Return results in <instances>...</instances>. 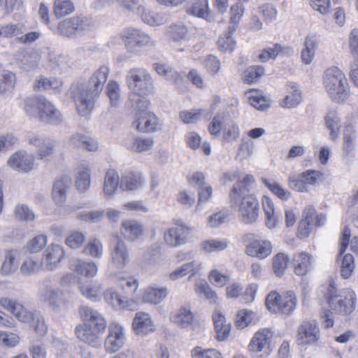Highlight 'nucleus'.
<instances>
[{
	"label": "nucleus",
	"mask_w": 358,
	"mask_h": 358,
	"mask_svg": "<svg viewBox=\"0 0 358 358\" xmlns=\"http://www.w3.org/2000/svg\"><path fill=\"white\" fill-rule=\"evenodd\" d=\"M109 72L107 66H101L92 74L86 83H77L71 87V96L81 116H87L93 110L96 100L103 91Z\"/></svg>",
	"instance_id": "obj_1"
},
{
	"label": "nucleus",
	"mask_w": 358,
	"mask_h": 358,
	"mask_svg": "<svg viewBox=\"0 0 358 358\" xmlns=\"http://www.w3.org/2000/svg\"><path fill=\"white\" fill-rule=\"evenodd\" d=\"M324 88L330 98L336 103H342L350 95L348 80L337 67L328 69L324 77Z\"/></svg>",
	"instance_id": "obj_2"
},
{
	"label": "nucleus",
	"mask_w": 358,
	"mask_h": 358,
	"mask_svg": "<svg viewBox=\"0 0 358 358\" xmlns=\"http://www.w3.org/2000/svg\"><path fill=\"white\" fill-rule=\"evenodd\" d=\"M24 110L31 116L36 113L42 122L58 124L62 115L55 106L43 96L29 97L24 101Z\"/></svg>",
	"instance_id": "obj_3"
},
{
	"label": "nucleus",
	"mask_w": 358,
	"mask_h": 358,
	"mask_svg": "<svg viewBox=\"0 0 358 358\" xmlns=\"http://www.w3.org/2000/svg\"><path fill=\"white\" fill-rule=\"evenodd\" d=\"M120 38L127 52L139 54L143 48L155 46V41L145 32L132 27L124 29Z\"/></svg>",
	"instance_id": "obj_4"
},
{
	"label": "nucleus",
	"mask_w": 358,
	"mask_h": 358,
	"mask_svg": "<svg viewBox=\"0 0 358 358\" xmlns=\"http://www.w3.org/2000/svg\"><path fill=\"white\" fill-rule=\"evenodd\" d=\"M126 82L131 90V94L149 95L154 90L151 74L143 68L130 69L126 76Z\"/></svg>",
	"instance_id": "obj_5"
},
{
	"label": "nucleus",
	"mask_w": 358,
	"mask_h": 358,
	"mask_svg": "<svg viewBox=\"0 0 358 358\" xmlns=\"http://www.w3.org/2000/svg\"><path fill=\"white\" fill-rule=\"evenodd\" d=\"M297 299L292 291H287L279 294L271 292L266 299L267 308L274 313L289 315L296 308Z\"/></svg>",
	"instance_id": "obj_6"
},
{
	"label": "nucleus",
	"mask_w": 358,
	"mask_h": 358,
	"mask_svg": "<svg viewBox=\"0 0 358 358\" xmlns=\"http://www.w3.org/2000/svg\"><path fill=\"white\" fill-rule=\"evenodd\" d=\"M327 295L329 307L334 312L346 315L351 313L355 309V293L351 292L349 298L343 296L337 290L333 281L329 283Z\"/></svg>",
	"instance_id": "obj_7"
},
{
	"label": "nucleus",
	"mask_w": 358,
	"mask_h": 358,
	"mask_svg": "<svg viewBox=\"0 0 358 358\" xmlns=\"http://www.w3.org/2000/svg\"><path fill=\"white\" fill-rule=\"evenodd\" d=\"M92 24L91 17L77 15L60 21L57 24L56 33L62 37L73 38L78 34L87 30Z\"/></svg>",
	"instance_id": "obj_8"
},
{
	"label": "nucleus",
	"mask_w": 358,
	"mask_h": 358,
	"mask_svg": "<svg viewBox=\"0 0 358 358\" xmlns=\"http://www.w3.org/2000/svg\"><path fill=\"white\" fill-rule=\"evenodd\" d=\"M241 221L245 224L255 222L259 217V205L257 199L252 195L242 196L237 203Z\"/></svg>",
	"instance_id": "obj_9"
},
{
	"label": "nucleus",
	"mask_w": 358,
	"mask_h": 358,
	"mask_svg": "<svg viewBox=\"0 0 358 358\" xmlns=\"http://www.w3.org/2000/svg\"><path fill=\"white\" fill-rule=\"evenodd\" d=\"M350 237V230L348 227H345L343 231V236L341 241V248L339 250V254L338 260L341 258V276L348 279L350 278L355 269V259L352 255L348 253L341 257L342 255L345 252L349 245V241Z\"/></svg>",
	"instance_id": "obj_10"
},
{
	"label": "nucleus",
	"mask_w": 358,
	"mask_h": 358,
	"mask_svg": "<svg viewBox=\"0 0 358 358\" xmlns=\"http://www.w3.org/2000/svg\"><path fill=\"white\" fill-rule=\"evenodd\" d=\"M130 257L126 243L117 237L110 243V263L111 266L122 269L129 262Z\"/></svg>",
	"instance_id": "obj_11"
},
{
	"label": "nucleus",
	"mask_w": 358,
	"mask_h": 358,
	"mask_svg": "<svg viewBox=\"0 0 358 358\" xmlns=\"http://www.w3.org/2000/svg\"><path fill=\"white\" fill-rule=\"evenodd\" d=\"M65 257L62 245L55 243L49 245L43 251L41 259V267L45 271H53L57 268Z\"/></svg>",
	"instance_id": "obj_12"
},
{
	"label": "nucleus",
	"mask_w": 358,
	"mask_h": 358,
	"mask_svg": "<svg viewBox=\"0 0 358 358\" xmlns=\"http://www.w3.org/2000/svg\"><path fill=\"white\" fill-rule=\"evenodd\" d=\"M8 166L20 173H29L35 168V157L24 150L13 153L7 161Z\"/></svg>",
	"instance_id": "obj_13"
},
{
	"label": "nucleus",
	"mask_w": 358,
	"mask_h": 358,
	"mask_svg": "<svg viewBox=\"0 0 358 358\" xmlns=\"http://www.w3.org/2000/svg\"><path fill=\"white\" fill-rule=\"evenodd\" d=\"M28 143L38 148L36 153L39 159L50 160L55 154L56 142L50 138L32 134L28 138Z\"/></svg>",
	"instance_id": "obj_14"
},
{
	"label": "nucleus",
	"mask_w": 358,
	"mask_h": 358,
	"mask_svg": "<svg viewBox=\"0 0 358 358\" xmlns=\"http://www.w3.org/2000/svg\"><path fill=\"white\" fill-rule=\"evenodd\" d=\"M80 314L83 321L101 336L107 327L106 321L102 315L89 306H82Z\"/></svg>",
	"instance_id": "obj_15"
},
{
	"label": "nucleus",
	"mask_w": 358,
	"mask_h": 358,
	"mask_svg": "<svg viewBox=\"0 0 358 358\" xmlns=\"http://www.w3.org/2000/svg\"><path fill=\"white\" fill-rule=\"evenodd\" d=\"M38 296L41 301L48 302L49 306L54 310H57L66 303L64 292L59 288L42 285L38 292Z\"/></svg>",
	"instance_id": "obj_16"
},
{
	"label": "nucleus",
	"mask_w": 358,
	"mask_h": 358,
	"mask_svg": "<svg viewBox=\"0 0 358 358\" xmlns=\"http://www.w3.org/2000/svg\"><path fill=\"white\" fill-rule=\"evenodd\" d=\"M320 338V329L315 321H303L297 330L299 345L313 344Z\"/></svg>",
	"instance_id": "obj_17"
},
{
	"label": "nucleus",
	"mask_w": 358,
	"mask_h": 358,
	"mask_svg": "<svg viewBox=\"0 0 358 358\" xmlns=\"http://www.w3.org/2000/svg\"><path fill=\"white\" fill-rule=\"evenodd\" d=\"M272 336V333L268 329H259L255 334L249 344L250 351L255 353L262 352L263 354L260 355L261 357L268 355L271 352L269 341Z\"/></svg>",
	"instance_id": "obj_18"
},
{
	"label": "nucleus",
	"mask_w": 358,
	"mask_h": 358,
	"mask_svg": "<svg viewBox=\"0 0 358 358\" xmlns=\"http://www.w3.org/2000/svg\"><path fill=\"white\" fill-rule=\"evenodd\" d=\"M0 305L10 311L18 320L24 323L31 322L35 314L29 311L20 303L7 297L0 299Z\"/></svg>",
	"instance_id": "obj_19"
},
{
	"label": "nucleus",
	"mask_w": 358,
	"mask_h": 358,
	"mask_svg": "<svg viewBox=\"0 0 358 358\" xmlns=\"http://www.w3.org/2000/svg\"><path fill=\"white\" fill-rule=\"evenodd\" d=\"M125 341L122 327L116 323H112L108 327V335L105 340V349L108 353L118 351Z\"/></svg>",
	"instance_id": "obj_20"
},
{
	"label": "nucleus",
	"mask_w": 358,
	"mask_h": 358,
	"mask_svg": "<svg viewBox=\"0 0 358 358\" xmlns=\"http://www.w3.org/2000/svg\"><path fill=\"white\" fill-rule=\"evenodd\" d=\"M245 252L251 257L264 259L271 254L272 245L267 240H254L246 246Z\"/></svg>",
	"instance_id": "obj_21"
},
{
	"label": "nucleus",
	"mask_w": 358,
	"mask_h": 358,
	"mask_svg": "<svg viewBox=\"0 0 358 358\" xmlns=\"http://www.w3.org/2000/svg\"><path fill=\"white\" fill-rule=\"evenodd\" d=\"M69 267L71 270L76 272L78 275H83L86 278L95 276L98 271L96 263L86 262L78 258L71 259Z\"/></svg>",
	"instance_id": "obj_22"
},
{
	"label": "nucleus",
	"mask_w": 358,
	"mask_h": 358,
	"mask_svg": "<svg viewBox=\"0 0 358 358\" xmlns=\"http://www.w3.org/2000/svg\"><path fill=\"white\" fill-rule=\"evenodd\" d=\"M75 332L80 341L93 347H97L101 343V336L96 331L90 329V325H87L84 322L83 324L76 327Z\"/></svg>",
	"instance_id": "obj_23"
},
{
	"label": "nucleus",
	"mask_w": 358,
	"mask_h": 358,
	"mask_svg": "<svg viewBox=\"0 0 358 358\" xmlns=\"http://www.w3.org/2000/svg\"><path fill=\"white\" fill-rule=\"evenodd\" d=\"M120 231L124 238L134 241L142 236L143 226L136 220H126L122 222Z\"/></svg>",
	"instance_id": "obj_24"
},
{
	"label": "nucleus",
	"mask_w": 358,
	"mask_h": 358,
	"mask_svg": "<svg viewBox=\"0 0 358 358\" xmlns=\"http://www.w3.org/2000/svg\"><path fill=\"white\" fill-rule=\"evenodd\" d=\"M187 234L183 226L173 227L164 233V241L169 246L177 247L185 242Z\"/></svg>",
	"instance_id": "obj_25"
},
{
	"label": "nucleus",
	"mask_w": 358,
	"mask_h": 358,
	"mask_svg": "<svg viewBox=\"0 0 358 358\" xmlns=\"http://www.w3.org/2000/svg\"><path fill=\"white\" fill-rule=\"evenodd\" d=\"M157 125V118L152 113H143L136 117L133 126L140 132H152Z\"/></svg>",
	"instance_id": "obj_26"
},
{
	"label": "nucleus",
	"mask_w": 358,
	"mask_h": 358,
	"mask_svg": "<svg viewBox=\"0 0 358 358\" xmlns=\"http://www.w3.org/2000/svg\"><path fill=\"white\" fill-rule=\"evenodd\" d=\"M69 143L73 148L85 149L88 151H96L98 143L95 139L81 133L71 135Z\"/></svg>",
	"instance_id": "obj_27"
},
{
	"label": "nucleus",
	"mask_w": 358,
	"mask_h": 358,
	"mask_svg": "<svg viewBox=\"0 0 358 358\" xmlns=\"http://www.w3.org/2000/svg\"><path fill=\"white\" fill-rule=\"evenodd\" d=\"M71 183V178L67 176H62L55 182L52 188V196L56 203L61 204L66 201V194Z\"/></svg>",
	"instance_id": "obj_28"
},
{
	"label": "nucleus",
	"mask_w": 358,
	"mask_h": 358,
	"mask_svg": "<svg viewBox=\"0 0 358 358\" xmlns=\"http://www.w3.org/2000/svg\"><path fill=\"white\" fill-rule=\"evenodd\" d=\"M133 327L138 335H145L154 331L155 327L149 315L143 312L136 313L133 320Z\"/></svg>",
	"instance_id": "obj_29"
},
{
	"label": "nucleus",
	"mask_w": 358,
	"mask_h": 358,
	"mask_svg": "<svg viewBox=\"0 0 358 358\" xmlns=\"http://www.w3.org/2000/svg\"><path fill=\"white\" fill-rule=\"evenodd\" d=\"M254 182L252 175H247L242 180H238L234 185L229 196L231 203H237L242 196H247L248 192V185Z\"/></svg>",
	"instance_id": "obj_30"
},
{
	"label": "nucleus",
	"mask_w": 358,
	"mask_h": 358,
	"mask_svg": "<svg viewBox=\"0 0 358 358\" xmlns=\"http://www.w3.org/2000/svg\"><path fill=\"white\" fill-rule=\"evenodd\" d=\"M292 264L294 267V273L298 275H304L311 268L312 257L306 252L297 253L293 257Z\"/></svg>",
	"instance_id": "obj_31"
},
{
	"label": "nucleus",
	"mask_w": 358,
	"mask_h": 358,
	"mask_svg": "<svg viewBox=\"0 0 358 358\" xmlns=\"http://www.w3.org/2000/svg\"><path fill=\"white\" fill-rule=\"evenodd\" d=\"M213 320L217 340L220 341L225 340L229 335L230 324L226 322L224 316L220 311L213 313Z\"/></svg>",
	"instance_id": "obj_32"
},
{
	"label": "nucleus",
	"mask_w": 358,
	"mask_h": 358,
	"mask_svg": "<svg viewBox=\"0 0 358 358\" xmlns=\"http://www.w3.org/2000/svg\"><path fill=\"white\" fill-rule=\"evenodd\" d=\"M48 66L55 74L67 72L71 69V59L63 55H50Z\"/></svg>",
	"instance_id": "obj_33"
},
{
	"label": "nucleus",
	"mask_w": 358,
	"mask_h": 358,
	"mask_svg": "<svg viewBox=\"0 0 358 358\" xmlns=\"http://www.w3.org/2000/svg\"><path fill=\"white\" fill-rule=\"evenodd\" d=\"M189 29L182 22L174 23L167 27L166 35L169 40L178 43L187 38Z\"/></svg>",
	"instance_id": "obj_34"
},
{
	"label": "nucleus",
	"mask_w": 358,
	"mask_h": 358,
	"mask_svg": "<svg viewBox=\"0 0 358 358\" xmlns=\"http://www.w3.org/2000/svg\"><path fill=\"white\" fill-rule=\"evenodd\" d=\"M143 184V179L139 173H127L122 176L120 188L124 191H134L139 189Z\"/></svg>",
	"instance_id": "obj_35"
},
{
	"label": "nucleus",
	"mask_w": 358,
	"mask_h": 358,
	"mask_svg": "<svg viewBox=\"0 0 358 358\" xmlns=\"http://www.w3.org/2000/svg\"><path fill=\"white\" fill-rule=\"evenodd\" d=\"M120 180L118 173L113 169L108 170L104 178L103 193L106 196H110L116 192Z\"/></svg>",
	"instance_id": "obj_36"
},
{
	"label": "nucleus",
	"mask_w": 358,
	"mask_h": 358,
	"mask_svg": "<svg viewBox=\"0 0 358 358\" xmlns=\"http://www.w3.org/2000/svg\"><path fill=\"white\" fill-rule=\"evenodd\" d=\"M171 321L182 328L190 326L193 321V313L190 308L182 307L171 317Z\"/></svg>",
	"instance_id": "obj_37"
},
{
	"label": "nucleus",
	"mask_w": 358,
	"mask_h": 358,
	"mask_svg": "<svg viewBox=\"0 0 358 358\" xmlns=\"http://www.w3.org/2000/svg\"><path fill=\"white\" fill-rule=\"evenodd\" d=\"M250 104L260 110H264L270 107V100L263 95V92L257 90H252L249 92Z\"/></svg>",
	"instance_id": "obj_38"
},
{
	"label": "nucleus",
	"mask_w": 358,
	"mask_h": 358,
	"mask_svg": "<svg viewBox=\"0 0 358 358\" xmlns=\"http://www.w3.org/2000/svg\"><path fill=\"white\" fill-rule=\"evenodd\" d=\"M152 146V138L137 136L134 138L129 145L128 149L135 153H141L151 150Z\"/></svg>",
	"instance_id": "obj_39"
},
{
	"label": "nucleus",
	"mask_w": 358,
	"mask_h": 358,
	"mask_svg": "<svg viewBox=\"0 0 358 358\" xmlns=\"http://www.w3.org/2000/svg\"><path fill=\"white\" fill-rule=\"evenodd\" d=\"M101 288V284L98 282L80 284L79 287L81 294L86 298L92 301H97L100 299Z\"/></svg>",
	"instance_id": "obj_40"
},
{
	"label": "nucleus",
	"mask_w": 358,
	"mask_h": 358,
	"mask_svg": "<svg viewBox=\"0 0 358 358\" xmlns=\"http://www.w3.org/2000/svg\"><path fill=\"white\" fill-rule=\"evenodd\" d=\"M166 296L167 289L165 287H149L145 291V293L143 296V299L145 302L157 304Z\"/></svg>",
	"instance_id": "obj_41"
},
{
	"label": "nucleus",
	"mask_w": 358,
	"mask_h": 358,
	"mask_svg": "<svg viewBox=\"0 0 358 358\" xmlns=\"http://www.w3.org/2000/svg\"><path fill=\"white\" fill-rule=\"evenodd\" d=\"M304 48L301 50V57L303 63L309 64L315 56L316 41L313 36H306L303 43Z\"/></svg>",
	"instance_id": "obj_42"
},
{
	"label": "nucleus",
	"mask_w": 358,
	"mask_h": 358,
	"mask_svg": "<svg viewBox=\"0 0 358 358\" xmlns=\"http://www.w3.org/2000/svg\"><path fill=\"white\" fill-rule=\"evenodd\" d=\"M18 268V264L15 260V252L8 250L6 253L5 259L1 266V273L3 275H9L15 273Z\"/></svg>",
	"instance_id": "obj_43"
},
{
	"label": "nucleus",
	"mask_w": 358,
	"mask_h": 358,
	"mask_svg": "<svg viewBox=\"0 0 358 358\" xmlns=\"http://www.w3.org/2000/svg\"><path fill=\"white\" fill-rule=\"evenodd\" d=\"M75 10L71 0H55L53 12L57 18L73 13Z\"/></svg>",
	"instance_id": "obj_44"
},
{
	"label": "nucleus",
	"mask_w": 358,
	"mask_h": 358,
	"mask_svg": "<svg viewBox=\"0 0 358 358\" xmlns=\"http://www.w3.org/2000/svg\"><path fill=\"white\" fill-rule=\"evenodd\" d=\"M143 96L138 94H131L129 95V103L134 110H136V117L143 113H148L146 110L148 106V101L143 97Z\"/></svg>",
	"instance_id": "obj_45"
},
{
	"label": "nucleus",
	"mask_w": 358,
	"mask_h": 358,
	"mask_svg": "<svg viewBox=\"0 0 358 358\" xmlns=\"http://www.w3.org/2000/svg\"><path fill=\"white\" fill-rule=\"evenodd\" d=\"M24 33V26L21 24H7L0 27V36L4 38L15 37L17 41V36Z\"/></svg>",
	"instance_id": "obj_46"
},
{
	"label": "nucleus",
	"mask_w": 358,
	"mask_h": 358,
	"mask_svg": "<svg viewBox=\"0 0 358 358\" xmlns=\"http://www.w3.org/2000/svg\"><path fill=\"white\" fill-rule=\"evenodd\" d=\"M231 17L229 27L230 32H234L238 27V22L243 15L244 6L243 4L236 3L230 8Z\"/></svg>",
	"instance_id": "obj_47"
},
{
	"label": "nucleus",
	"mask_w": 358,
	"mask_h": 358,
	"mask_svg": "<svg viewBox=\"0 0 358 358\" xmlns=\"http://www.w3.org/2000/svg\"><path fill=\"white\" fill-rule=\"evenodd\" d=\"M104 299L115 308H124L128 307L127 301L112 289H108L105 292Z\"/></svg>",
	"instance_id": "obj_48"
},
{
	"label": "nucleus",
	"mask_w": 358,
	"mask_h": 358,
	"mask_svg": "<svg viewBox=\"0 0 358 358\" xmlns=\"http://www.w3.org/2000/svg\"><path fill=\"white\" fill-rule=\"evenodd\" d=\"M201 246L206 252H220L228 247V241L226 239H210L203 241Z\"/></svg>",
	"instance_id": "obj_49"
},
{
	"label": "nucleus",
	"mask_w": 358,
	"mask_h": 358,
	"mask_svg": "<svg viewBox=\"0 0 358 358\" xmlns=\"http://www.w3.org/2000/svg\"><path fill=\"white\" fill-rule=\"evenodd\" d=\"M62 86V83L56 79H48L41 77L36 80L34 84V88L38 91L48 90H59Z\"/></svg>",
	"instance_id": "obj_50"
},
{
	"label": "nucleus",
	"mask_w": 358,
	"mask_h": 358,
	"mask_svg": "<svg viewBox=\"0 0 358 358\" xmlns=\"http://www.w3.org/2000/svg\"><path fill=\"white\" fill-rule=\"evenodd\" d=\"M264 73V68L262 66L257 65L248 67L243 73V81L250 84L256 82Z\"/></svg>",
	"instance_id": "obj_51"
},
{
	"label": "nucleus",
	"mask_w": 358,
	"mask_h": 358,
	"mask_svg": "<svg viewBox=\"0 0 358 358\" xmlns=\"http://www.w3.org/2000/svg\"><path fill=\"white\" fill-rule=\"evenodd\" d=\"M90 185V171L87 168H83L78 173L76 178V186L80 192L88 189Z\"/></svg>",
	"instance_id": "obj_52"
},
{
	"label": "nucleus",
	"mask_w": 358,
	"mask_h": 358,
	"mask_svg": "<svg viewBox=\"0 0 358 358\" xmlns=\"http://www.w3.org/2000/svg\"><path fill=\"white\" fill-rule=\"evenodd\" d=\"M327 127L330 130L331 138L333 141L337 139L339 134V120L336 115L333 113H329L325 117Z\"/></svg>",
	"instance_id": "obj_53"
},
{
	"label": "nucleus",
	"mask_w": 358,
	"mask_h": 358,
	"mask_svg": "<svg viewBox=\"0 0 358 358\" xmlns=\"http://www.w3.org/2000/svg\"><path fill=\"white\" fill-rule=\"evenodd\" d=\"M234 32H230L229 27H228L227 32L222 36H220L217 42L218 49L221 52H232L234 49L236 42L232 38L231 36Z\"/></svg>",
	"instance_id": "obj_54"
},
{
	"label": "nucleus",
	"mask_w": 358,
	"mask_h": 358,
	"mask_svg": "<svg viewBox=\"0 0 358 358\" xmlns=\"http://www.w3.org/2000/svg\"><path fill=\"white\" fill-rule=\"evenodd\" d=\"M289 259L283 253L277 254L273 259V269L277 276H281L287 267Z\"/></svg>",
	"instance_id": "obj_55"
},
{
	"label": "nucleus",
	"mask_w": 358,
	"mask_h": 358,
	"mask_svg": "<svg viewBox=\"0 0 358 358\" xmlns=\"http://www.w3.org/2000/svg\"><path fill=\"white\" fill-rule=\"evenodd\" d=\"M103 245L98 239L91 240L83 250V252L94 258H101L103 255Z\"/></svg>",
	"instance_id": "obj_56"
},
{
	"label": "nucleus",
	"mask_w": 358,
	"mask_h": 358,
	"mask_svg": "<svg viewBox=\"0 0 358 358\" xmlns=\"http://www.w3.org/2000/svg\"><path fill=\"white\" fill-rule=\"evenodd\" d=\"M355 138L356 134L353 127H346L343 134V150L346 154L353 150Z\"/></svg>",
	"instance_id": "obj_57"
},
{
	"label": "nucleus",
	"mask_w": 358,
	"mask_h": 358,
	"mask_svg": "<svg viewBox=\"0 0 358 358\" xmlns=\"http://www.w3.org/2000/svg\"><path fill=\"white\" fill-rule=\"evenodd\" d=\"M263 183L278 197L282 200H287L290 196V192L282 188L278 183L271 182L266 178H262Z\"/></svg>",
	"instance_id": "obj_58"
},
{
	"label": "nucleus",
	"mask_w": 358,
	"mask_h": 358,
	"mask_svg": "<svg viewBox=\"0 0 358 358\" xmlns=\"http://www.w3.org/2000/svg\"><path fill=\"white\" fill-rule=\"evenodd\" d=\"M292 91L289 94L287 95L284 99V104L282 105L284 107L294 108L301 101V91L295 85L292 86Z\"/></svg>",
	"instance_id": "obj_59"
},
{
	"label": "nucleus",
	"mask_w": 358,
	"mask_h": 358,
	"mask_svg": "<svg viewBox=\"0 0 358 358\" xmlns=\"http://www.w3.org/2000/svg\"><path fill=\"white\" fill-rule=\"evenodd\" d=\"M193 358H222L221 353L213 348L203 350L201 347H196L192 351Z\"/></svg>",
	"instance_id": "obj_60"
},
{
	"label": "nucleus",
	"mask_w": 358,
	"mask_h": 358,
	"mask_svg": "<svg viewBox=\"0 0 358 358\" xmlns=\"http://www.w3.org/2000/svg\"><path fill=\"white\" fill-rule=\"evenodd\" d=\"M0 80V93H3L14 87L15 75L10 71H3Z\"/></svg>",
	"instance_id": "obj_61"
},
{
	"label": "nucleus",
	"mask_w": 358,
	"mask_h": 358,
	"mask_svg": "<svg viewBox=\"0 0 358 358\" xmlns=\"http://www.w3.org/2000/svg\"><path fill=\"white\" fill-rule=\"evenodd\" d=\"M282 48L280 44L275 43L273 47L263 49L258 57L262 62H266L270 59H275L282 51Z\"/></svg>",
	"instance_id": "obj_62"
},
{
	"label": "nucleus",
	"mask_w": 358,
	"mask_h": 358,
	"mask_svg": "<svg viewBox=\"0 0 358 358\" xmlns=\"http://www.w3.org/2000/svg\"><path fill=\"white\" fill-rule=\"evenodd\" d=\"M47 242L45 236L38 235L28 242L27 248L31 252H38L46 245Z\"/></svg>",
	"instance_id": "obj_63"
},
{
	"label": "nucleus",
	"mask_w": 358,
	"mask_h": 358,
	"mask_svg": "<svg viewBox=\"0 0 358 358\" xmlns=\"http://www.w3.org/2000/svg\"><path fill=\"white\" fill-rule=\"evenodd\" d=\"M254 313L251 310H241L238 312L236 318V326L238 329H243L247 327L252 319Z\"/></svg>",
	"instance_id": "obj_64"
}]
</instances>
